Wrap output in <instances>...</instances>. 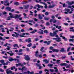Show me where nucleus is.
<instances>
[{
    "instance_id": "1",
    "label": "nucleus",
    "mask_w": 74,
    "mask_h": 74,
    "mask_svg": "<svg viewBox=\"0 0 74 74\" xmlns=\"http://www.w3.org/2000/svg\"><path fill=\"white\" fill-rule=\"evenodd\" d=\"M16 67H18L19 66H21V67H23L21 69V71H23L26 68V67L23 66H24V65L23 64H21V63H19L18 64H16Z\"/></svg>"
},
{
    "instance_id": "2",
    "label": "nucleus",
    "mask_w": 74,
    "mask_h": 74,
    "mask_svg": "<svg viewBox=\"0 0 74 74\" xmlns=\"http://www.w3.org/2000/svg\"><path fill=\"white\" fill-rule=\"evenodd\" d=\"M5 10L6 11H11V12H14L15 11L14 9L11 10V8L9 6L6 7L5 8Z\"/></svg>"
},
{
    "instance_id": "3",
    "label": "nucleus",
    "mask_w": 74,
    "mask_h": 74,
    "mask_svg": "<svg viewBox=\"0 0 74 74\" xmlns=\"http://www.w3.org/2000/svg\"><path fill=\"white\" fill-rule=\"evenodd\" d=\"M4 5H5V6H8L10 5V3H9V2H8V0H5V1H4Z\"/></svg>"
},
{
    "instance_id": "4",
    "label": "nucleus",
    "mask_w": 74,
    "mask_h": 74,
    "mask_svg": "<svg viewBox=\"0 0 74 74\" xmlns=\"http://www.w3.org/2000/svg\"><path fill=\"white\" fill-rule=\"evenodd\" d=\"M61 38H53V40H56V42H60L62 41V40L60 39Z\"/></svg>"
},
{
    "instance_id": "5",
    "label": "nucleus",
    "mask_w": 74,
    "mask_h": 74,
    "mask_svg": "<svg viewBox=\"0 0 74 74\" xmlns=\"http://www.w3.org/2000/svg\"><path fill=\"white\" fill-rule=\"evenodd\" d=\"M24 59L25 60H26L27 61H28L30 60V58L29 56L28 55H26V56H25L24 57Z\"/></svg>"
},
{
    "instance_id": "6",
    "label": "nucleus",
    "mask_w": 74,
    "mask_h": 74,
    "mask_svg": "<svg viewBox=\"0 0 74 74\" xmlns=\"http://www.w3.org/2000/svg\"><path fill=\"white\" fill-rule=\"evenodd\" d=\"M10 68H9L6 70L7 74H10V73H12V71H11V70H10Z\"/></svg>"
},
{
    "instance_id": "7",
    "label": "nucleus",
    "mask_w": 74,
    "mask_h": 74,
    "mask_svg": "<svg viewBox=\"0 0 74 74\" xmlns=\"http://www.w3.org/2000/svg\"><path fill=\"white\" fill-rule=\"evenodd\" d=\"M9 58H10L9 60L10 62H12V61H14V60H16V59H14L12 58L10 56L9 57Z\"/></svg>"
},
{
    "instance_id": "8",
    "label": "nucleus",
    "mask_w": 74,
    "mask_h": 74,
    "mask_svg": "<svg viewBox=\"0 0 74 74\" xmlns=\"http://www.w3.org/2000/svg\"><path fill=\"white\" fill-rule=\"evenodd\" d=\"M52 42V40H49L48 42L47 41H45L44 42V44H47V45H49L51 44V42Z\"/></svg>"
},
{
    "instance_id": "9",
    "label": "nucleus",
    "mask_w": 74,
    "mask_h": 74,
    "mask_svg": "<svg viewBox=\"0 0 74 74\" xmlns=\"http://www.w3.org/2000/svg\"><path fill=\"white\" fill-rule=\"evenodd\" d=\"M9 15H10L9 17L11 18L12 19V18H14L15 17L14 16V15L12 14L11 13H9Z\"/></svg>"
},
{
    "instance_id": "10",
    "label": "nucleus",
    "mask_w": 74,
    "mask_h": 74,
    "mask_svg": "<svg viewBox=\"0 0 74 74\" xmlns=\"http://www.w3.org/2000/svg\"><path fill=\"white\" fill-rule=\"evenodd\" d=\"M36 7H37L38 8H42V9L43 8H44V6H43L40 5L38 4L36 5Z\"/></svg>"
},
{
    "instance_id": "11",
    "label": "nucleus",
    "mask_w": 74,
    "mask_h": 74,
    "mask_svg": "<svg viewBox=\"0 0 74 74\" xmlns=\"http://www.w3.org/2000/svg\"><path fill=\"white\" fill-rule=\"evenodd\" d=\"M25 41L26 42H28V43H30V42H32V40H31V39L30 38H29L28 39H26L25 40Z\"/></svg>"
},
{
    "instance_id": "12",
    "label": "nucleus",
    "mask_w": 74,
    "mask_h": 74,
    "mask_svg": "<svg viewBox=\"0 0 74 74\" xmlns=\"http://www.w3.org/2000/svg\"><path fill=\"white\" fill-rule=\"evenodd\" d=\"M59 49H53V52H55L58 53V52H59Z\"/></svg>"
},
{
    "instance_id": "13",
    "label": "nucleus",
    "mask_w": 74,
    "mask_h": 74,
    "mask_svg": "<svg viewBox=\"0 0 74 74\" xmlns=\"http://www.w3.org/2000/svg\"><path fill=\"white\" fill-rule=\"evenodd\" d=\"M60 52H66V50H64V49L63 48H61V50H60Z\"/></svg>"
},
{
    "instance_id": "14",
    "label": "nucleus",
    "mask_w": 74,
    "mask_h": 74,
    "mask_svg": "<svg viewBox=\"0 0 74 74\" xmlns=\"http://www.w3.org/2000/svg\"><path fill=\"white\" fill-rule=\"evenodd\" d=\"M60 66H66L67 65V63H61L60 64Z\"/></svg>"
},
{
    "instance_id": "15",
    "label": "nucleus",
    "mask_w": 74,
    "mask_h": 74,
    "mask_svg": "<svg viewBox=\"0 0 74 74\" xmlns=\"http://www.w3.org/2000/svg\"><path fill=\"white\" fill-rule=\"evenodd\" d=\"M39 30H40L41 32H40V31L38 32V33L39 34H44V33H43V31H43V30L41 29H40Z\"/></svg>"
},
{
    "instance_id": "16",
    "label": "nucleus",
    "mask_w": 74,
    "mask_h": 74,
    "mask_svg": "<svg viewBox=\"0 0 74 74\" xmlns=\"http://www.w3.org/2000/svg\"><path fill=\"white\" fill-rule=\"evenodd\" d=\"M43 62H45L46 64H48L49 63V61L47 59H44L43 60Z\"/></svg>"
},
{
    "instance_id": "17",
    "label": "nucleus",
    "mask_w": 74,
    "mask_h": 74,
    "mask_svg": "<svg viewBox=\"0 0 74 74\" xmlns=\"http://www.w3.org/2000/svg\"><path fill=\"white\" fill-rule=\"evenodd\" d=\"M21 15H18V14H16V16H15L14 18H20L21 17Z\"/></svg>"
},
{
    "instance_id": "18",
    "label": "nucleus",
    "mask_w": 74,
    "mask_h": 74,
    "mask_svg": "<svg viewBox=\"0 0 74 74\" xmlns=\"http://www.w3.org/2000/svg\"><path fill=\"white\" fill-rule=\"evenodd\" d=\"M49 19H50L49 17H45L44 18V19L45 21H48Z\"/></svg>"
},
{
    "instance_id": "19",
    "label": "nucleus",
    "mask_w": 74,
    "mask_h": 74,
    "mask_svg": "<svg viewBox=\"0 0 74 74\" xmlns=\"http://www.w3.org/2000/svg\"><path fill=\"white\" fill-rule=\"evenodd\" d=\"M27 73L28 74H29V73L30 74H34V71H33L30 72V71H27Z\"/></svg>"
},
{
    "instance_id": "20",
    "label": "nucleus",
    "mask_w": 74,
    "mask_h": 74,
    "mask_svg": "<svg viewBox=\"0 0 74 74\" xmlns=\"http://www.w3.org/2000/svg\"><path fill=\"white\" fill-rule=\"evenodd\" d=\"M37 32V30L36 29H34L33 31L31 32V33L32 34H34V33H35L36 32Z\"/></svg>"
},
{
    "instance_id": "21",
    "label": "nucleus",
    "mask_w": 74,
    "mask_h": 74,
    "mask_svg": "<svg viewBox=\"0 0 74 74\" xmlns=\"http://www.w3.org/2000/svg\"><path fill=\"white\" fill-rule=\"evenodd\" d=\"M38 51L37 50L35 52V56L36 57H38V55H38Z\"/></svg>"
},
{
    "instance_id": "22",
    "label": "nucleus",
    "mask_w": 74,
    "mask_h": 74,
    "mask_svg": "<svg viewBox=\"0 0 74 74\" xmlns=\"http://www.w3.org/2000/svg\"><path fill=\"white\" fill-rule=\"evenodd\" d=\"M13 47H17L18 48H19V47L18 46V45L17 44H15L13 45Z\"/></svg>"
},
{
    "instance_id": "23",
    "label": "nucleus",
    "mask_w": 74,
    "mask_h": 74,
    "mask_svg": "<svg viewBox=\"0 0 74 74\" xmlns=\"http://www.w3.org/2000/svg\"><path fill=\"white\" fill-rule=\"evenodd\" d=\"M38 16L39 17V19L41 20V19H42V17H41V14H38Z\"/></svg>"
},
{
    "instance_id": "24",
    "label": "nucleus",
    "mask_w": 74,
    "mask_h": 74,
    "mask_svg": "<svg viewBox=\"0 0 74 74\" xmlns=\"http://www.w3.org/2000/svg\"><path fill=\"white\" fill-rule=\"evenodd\" d=\"M65 11H66L67 12H69L70 11V10L69 9L65 8L64 9Z\"/></svg>"
},
{
    "instance_id": "25",
    "label": "nucleus",
    "mask_w": 74,
    "mask_h": 74,
    "mask_svg": "<svg viewBox=\"0 0 74 74\" xmlns=\"http://www.w3.org/2000/svg\"><path fill=\"white\" fill-rule=\"evenodd\" d=\"M0 40H2L3 41H5V38H3V37L2 36H0Z\"/></svg>"
},
{
    "instance_id": "26",
    "label": "nucleus",
    "mask_w": 74,
    "mask_h": 74,
    "mask_svg": "<svg viewBox=\"0 0 74 74\" xmlns=\"http://www.w3.org/2000/svg\"><path fill=\"white\" fill-rule=\"evenodd\" d=\"M24 7H25V8H24V9H28L29 8V5H27L26 6V5H24Z\"/></svg>"
},
{
    "instance_id": "27",
    "label": "nucleus",
    "mask_w": 74,
    "mask_h": 74,
    "mask_svg": "<svg viewBox=\"0 0 74 74\" xmlns=\"http://www.w3.org/2000/svg\"><path fill=\"white\" fill-rule=\"evenodd\" d=\"M32 43H30L28 44V45H27V47H30L32 45Z\"/></svg>"
},
{
    "instance_id": "28",
    "label": "nucleus",
    "mask_w": 74,
    "mask_h": 74,
    "mask_svg": "<svg viewBox=\"0 0 74 74\" xmlns=\"http://www.w3.org/2000/svg\"><path fill=\"white\" fill-rule=\"evenodd\" d=\"M10 69L11 70H13L14 69H15V66H13L12 67H11Z\"/></svg>"
},
{
    "instance_id": "29",
    "label": "nucleus",
    "mask_w": 74,
    "mask_h": 74,
    "mask_svg": "<svg viewBox=\"0 0 74 74\" xmlns=\"http://www.w3.org/2000/svg\"><path fill=\"white\" fill-rule=\"evenodd\" d=\"M69 41L70 42L73 41V42H74V39H69Z\"/></svg>"
},
{
    "instance_id": "30",
    "label": "nucleus",
    "mask_w": 74,
    "mask_h": 74,
    "mask_svg": "<svg viewBox=\"0 0 74 74\" xmlns=\"http://www.w3.org/2000/svg\"><path fill=\"white\" fill-rule=\"evenodd\" d=\"M60 60H57L56 63H57V64H59V63H60Z\"/></svg>"
},
{
    "instance_id": "31",
    "label": "nucleus",
    "mask_w": 74,
    "mask_h": 74,
    "mask_svg": "<svg viewBox=\"0 0 74 74\" xmlns=\"http://www.w3.org/2000/svg\"><path fill=\"white\" fill-rule=\"evenodd\" d=\"M48 67H52L53 66V64H49L48 65Z\"/></svg>"
},
{
    "instance_id": "32",
    "label": "nucleus",
    "mask_w": 74,
    "mask_h": 74,
    "mask_svg": "<svg viewBox=\"0 0 74 74\" xmlns=\"http://www.w3.org/2000/svg\"><path fill=\"white\" fill-rule=\"evenodd\" d=\"M49 36H51V37H53V36L54 35H53V33H52L50 32L49 33Z\"/></svg>"
},
{
    "instance_id": "33",
    "label": "nucleus",
    "mask_w": 74,
    "mask_h": 74,
    "mask_svg": "<svg viewBox=\"0 0 74 74\" xmlns=\"http://www.w3.org/2000/svg\"><path fill=\"white\" fill-rule=\"evenodd\" d=\"M69 5H72V4H73V1H72L71 2H69L68 3Z\"/></svg>"
},
{
    "instance_id": "34",
    "label": "nucleus",
    "mask_w": 74,
    "mask_h": 74,
    "mask_svg": "<svg viewBox=\"0 0 74 74\" xmlns=\"http://www.w3.org/2000/svg\"><path fill=\"white\" fill-rule=\"evenodd\" d=\"M63 39H64V40L65 41H67V40H68L67 39V38H66L65 37H64V36L63 37Z\"/></svg>"
},
{
    "instance_id": "35",
    "label": "nucleus",
    "mask_w": 74,
    "mask_h": 74,
    "mask_svg": "<svg viewBox=\"0 0 74 74\" xmlns=\"http://www.w3.org/2000/svg\"><path fill=\"white\" fill-rule=\"evenodd\" d=\"M44 33H45L46 34H47V33H48V30H45L44 31Z\"/></svg>"
},
{
    "instance_id": "36",
    "label": "nucleus",
    "mask_w": 74,
    "mask_h": 74,
    "mask_svg": "<svg viewBox=\"0 0 74 74\" xmlns=\"http://www.w3.org/2000/svg\"><path fill=\"white\" fill-rule=\"evenodd\" d=\"M19 3L17 2H15L14 3V5H19Z\"/></svg>"
},
{
    "instance_id": "37",
    "label": "nucleus",
    "mask_w": 74,
    "mask_h": 74,
    "mask_svg": "<svg viewBox=\"0 0 74 74\" xmlns=\"http://www.w3.org/2000/svg\"><path fill=\"white\" fill-rule=\"evenodd\" d=\"M0 62H1V63L3 64V63H4V60H0Z\"/></svg>"
},
{
    "instance_id": "38",
    "label": "nucleus",
    "mask_w": 74,
    "mask_h": 74,
    "mask_svg": "<svg viewBox=\"0 0 74 74\" xmlns=\"http://www.w3.org/2000/svg\"><path fill=\"white\" fill-rule=\"evenodd\" d=\"M36 66L37 67H39L40 66H41V64H38L37 63H36Z\"/></svg>"
},
{
    "instance_id": "39",
    "label": "nucleus",
    "mask_w": 74,
    "mask_h": 74,
    "mask_svg": "<svg viewBox=\"0 0 74 74\" xmlns=\"http://www.w3.org/2000/svg\"><path fill=\"white\" fill-rule=\"evenodd\" d=\"M53 48L52 47V46H51L49 48V49L50 50H52V51H53Z\"/></svg>"
},
{
    "instance_id": "40",
    "label": "nucleus",
    "mask_w": 74,
    "mask_h": 74,
    "mask_svg": "<svg viewBox=\"0 0 74 74\" xmlns=\"http://www.w3.org/2000/svg\"><path fill=\"white\" fill-rule=\"evenodd\" d=\"M53 19H51L50 20L49 22L50 23H52V22H53Z\"/></svg>"
},
{
    "instance_id": "41",
    "label": "nucleus",
    "mask_w": 74,
    "mask_h": 74,
    "mask_svg": "<svg viewBox=\"0 0 74 74\" xmlns=\"http://www.w3.org/2000/svg\"><path fill=\"white\" fill-rule=\"evenodd\" d=\"M45 15H49V13H48V12H46L45 13Z\"/></svg>"
},
{
    "instance_id": "42",
    "label": "nucleus",
    "mask_w": 74,
    "mask_h": 74,
    "mask_svg": "<svg viewBox=\"0 0 74 74\" xmlns=\"http://www.w3.org/2000/svg\"><path fill=\"white\" fill-rule=\"evenodd\" d=\"M67 64V65H66V68L67 69H69L70 68V66H69V65H68Z\"/></svg>"
},
{
    "instance_id": "43",
    "label": "nucleus",
    "mask_w": 74,
    "mask_h": 74,
    "mask_svg": "<svg viewBox=\"0 0 74 74\" xmlns=\"http://www.w3.org/2000/svg\"><path fill=\"white\" fill-rule=\"evenodd\" d=\"M19 34H17L16 36H15V37L16 38H17V37H18V36H19Z\"/></svg>"
},
{
    "instance_id": "44",
    "label": "nucleus",
    "mask_w": 74,
    "mask_h": 74,
    "mask_svg": "<svg viewBox=\"0 0 74 74\" xmlns=\"http://www.w3.org/2000/svg\"><path fill=\"white\" fill-rule=\"evenodd\" d=\"M4 70H3L1 69H0V72H2V73H3L4 72Z\"/></svg>"
},
{
    "instance_id": "45",
    "label": "nucleus",
    "mask_w": 74,
    "mask_h": 74,
    "mask_svg": "<svg viewBox=\"0 0 74 74\" xmlns=\"http://www.w3.org/2000/svg\"><path fill=\"white\" fill-rule=\"evenodd\" d=\"M53 35L54 36H53V37H54V36H55V35H56L57 34V33L56 32H53Z\"/></svg>"
},
{
    "instance_id": "46",
    "label": "nucleus",
    "mask_w": 74,
    "mask_h": 74,
    "mask_svg": "<svg viewBox=\"0 0 74 74\" xmlns=\"http://www.w3.org/2000/svg\"><path fill=\"white\" fill-rule=\"evenodd\" d=\"M26 50L27 51V52H29L30 51V49H29V48H26Z\"/></svg>"
},
{
    "instance_id": "47",
    "label": "nucleus",
    "mask_w": 74,
    "mask_h": 74,
    "mask_svg": "<svg viewBox=\"0 0 74 74\" xmlns=\"http://www.w3.org/2000/svg\"><path fill=\"white\" fill-rule=\"evenodd\" d=\"M18 55H23V53H19L18 54Z\"/></svg>"
},
{
    "instance_id": "48",
    "label": "nucleus",
    "mask_w": 74,
    "mask_h": 74,
    "mask_svg": "<svg viewBox=\"0 0 74 74\" xmlns=\"http://www.w3.org/2000/svg\"><path fill=\"white\" fill-rule=\"evenodd\" d=\"M18 51L19 52H22V51H23V49H20Z\"/></svg>"
},
{
    "instance_id": "49",
    "label": "nucleus",
    "mask_w": 74,
    "mask_h": 74,
    "mask_svg": "<svg viewBox=\"0 0 74 74\" xmlns=\"http://www.w3.org/2000/svg\"><path fill=\"white\" fill-rule=\"evenodd\" d=\"M70 38H72L73 39V38H74V36H70Z\"/></svg>"
},
{
    "instance_id": "50",
    "label": "nucleus",
    "mask_w": 74,
    "mask_h": 74,
    "mask_svg": "<svg viewBox=\"0 0 74 74\" xmlns=\"http://www.w3.org/2000/svg\"><path fill=\"white\" fill-rule=\"evenodd\" d=\"M56 5L55 4L54 5H52V8H53L54 7H55V6H56Z\"/></svg>"
},
{
    "instance_id": "51",
    "label": "nucleus",
    "mask_w": 74,
    "mask_h": 74,
    "mask_svg": "<svg viewBox=\"0 0 74 74\" xmlns=\"http://www.w3.org/2000/svg\"><path fill=\"white\" fill-rule=\"evenodd\" d=\"M42 73V71H40L39 72V73L38 74H41Z\"/></svg>"
},
{
    "instance_id": "52",
    "label": "nucleus",
    "mask_w": 74,
    "mask_h": 74,
    "mask_svg": "<svg viewBox=\"0 0 74 74\" xmlns=\"http://www.w3.org/2000/svg\"><path fill=\"white\" fill-rule=\"evenodd\" d=\"M43 49H44V47H42L40 50V51H42L43 50Z\"/></svg>"
},
{
    "instance_id": "53",
    "label": "nucleus",
    "mask_w": 74,
    "mask_h": 74,
    "mask_svg": "<svg viewBox=\"0 0 74 74\" xmlns=\"http://www.w3.org/2000/svg\"><path fill=\"white\" fill-rule=\"evenodd\" d=\"M69 31L71 32H74V29H70L69 30Z\"/></svg>"
},
{
    "instance_id": "54",
    "label": "nucleus",
    "mask_w": 74,
    "mask_h": 74,
    "mask_svg": "<svg viewBox=\"0 0 74 74\" xmlns=\"http://www.w3.org/2000/svg\"><path fill=\"white\" fill-rule=\"evenodd\" d=\"M68 55H72V53L71 52H69L68 54Z\"/></svg>"
},
{
    "instance_id": "55",
    "label": "nucleus",
    "mask_w": 74,
    "mask_h": 74,
    "mask_svg": "<svg viewBox=\"0 0 74 74\" xmlns=\"http://www.w3.org/2000/svg\"><path fill=\"white\" fill-rule=\"evenodd\" d=\"M7 21H10V20H11V18L9 16L8 17L7 19Z\"/></svg>"
},
{
    "instance_id": "56",
    "label": "nucleus",
    "mask_w": 74,
    "mask_h": 74,
    "mask_svg": "<svg viewBox=\"0 0 74 74\" xmlns=\"http://www.w3.org/2000/svg\"><path fill=\"white\" fill-rule=\"evenodd\" d=\"M50 71H51V72H53L54 71L53 69H49Z\"/></svg>"
},
{
    "instance_id": "57",
    "label": "nucleus",
    "mask_w": 74,
    "mask_h": 74,
    "mask_svg": "<svg viewBox=\"0 0 74 74\" xmlns=\"http://www.w3.org/2000/svg\"><path fill=\"white\" fill-rule=\"evenodd\" d=\"M64 24L65 25V26H68L69 25V24L68 23H64Z\"/></svg>"
},
{
    "instance_id": "58",
    "label": "nucleus",
    "mask_w": 74,
    "mask_h": 74,
    "mask_svg": "<svg viewBox=\"0 0 74 74\" xmlns=\"http://www.w3.org/2000/svg\"><path fill=\"white\" fill-rule=\"evenodd\" d=\"M49 8H52V6L51 5H50L48 7Z\"/></svg>"
},
{
    "instance_id": "59",
    "label": "nucleus",
    "mask_w": 74,
    "mask_h": 74,
    "mask_svg": "<svg viewBox=\"0 0 74 74\" xmlns=\"http://www.w3.org/2000/svg\"><path fill=\"white\" fill-rule=\"evenodd\" d=\"M21 32L22 33H24V32H25V30L22 29L21 30Z\"/></svg>"
},
{
    "instance_id": "60",
    "label": "nucleus",
    "mask_w": 74,
    "mask_h": 74,
    "mask_svg": "<svg viewBox=\"0 0 74 74\" xmlns=\"http://www.w3.org/2000/svg\"><path fill=\"white\" fill-rule=\"evenodd\" d=\"M70 48H71L70 47H69L68 48L67 50V52H69V51H70Z\"/></svg>"
},
{
    "instance_id": "61",
    "label": "nucleus",
    "mask_w": 74,
    "mask_h": 74,
    "mask_svg": "<svg viewBox=\"0 0 74 74\" xmlns=\"http://www.w3.org/2000/svg\"><path fill=\"white\" fill-rule=\"evenodd\" d=\"M29 22H30V23H32V22H33V20H29Z\"/></svg>"
},
{
    "instance_id": "62",
    "label": "nucleus",
    "mask_w": 74,
    "mask_h": 74,
    "mask_svg": "<svg viewBox=\"0 0 74 74\" xmlns=\"http://www.w3.org/2000/svg\"><path fill=\"white\" fill-rule=\"evenodd\" d=\"M46 25H47V26H49V25H50V24H49V22H47L46 23Z\"/></svg>"
},
{
    "instance_id": "63",
    "label": "nucleus",
    "mask_w": 74,
    "mask_h": 74,
    "mask_svg": "<svg viewBox=\"0 0 74 74\" xmlns=\"http://www.w3.org/2000/svg\"><path fill=\"white\" fill-rule=\"evenodd\" d=\"M3 14L4 15H5L7 14V12H5V11H4L3 13Z\"/></svg>"
},
{
    "instance_id": "64",
    "label": "nucleus",
    "mask_w": 74,
    "mask_h": 74,
    "mask_svg": "<svg viewBox=\"0 0 74 74\" xmlns=\"http://www.w3.org/2000/svg\"><path fill=\"white\" fill-rule=\"evenodd\" d=\"M14 55V53H10V56H13Z\"/></svg>"
}]
</instances>
